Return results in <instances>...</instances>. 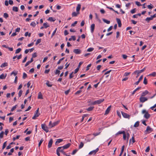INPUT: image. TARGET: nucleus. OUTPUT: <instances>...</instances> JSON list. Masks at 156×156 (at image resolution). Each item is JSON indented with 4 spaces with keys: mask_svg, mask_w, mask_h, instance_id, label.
Instances as JSON below:
<instances>
[{
    "mask_svg": "<svg viewBox=\"0 0 156 156\" xmlns=\"http://www.w3.org/2000/svg\"><path fill=\"white\" fill-rule=\"evenodd\" d=\"M41 42V39H38L37 40V41L36 43V44H35L36 45H37L38 44L40 43Z\"/></svg>",
    "mask_w": 156,
    "mask_h": 156,
    "instance_id": "nucleus-38",
    "label": "nucleus"
},
{
    "mask_svg": "<svg viewBox=\"0 0 156 156\" xmlns=\"http://www.w3.org/2000/svg\"><path fill=\"white\" fill-rule=\"evenodd\" d=\"M17 105H16L15 106H13L11 109V111L13 112L17 108Z\"/></svg>",
    "mask_w": 156,
    "mask_h": 156,
    "instance_id": "nucleus-44",
    "label": "nucleus"
},
{
    "mask_svg": "<svg viewBox=\"0 0 156 156\" xmlns=\"http://www.w3.org/2000/svg\"><path fill=\"white\" fill-rule=\"evenodd\" d=\"M83 63V62H79V65L78 66V67L77 68H80V66Z\"/></svg>",
    "mask_w": 156,
    "mask_h": 156,
    "instance_id": "nucleus-61",
    "label": "nucleus"
},
{
    "mask_svg": "<svg viewBox=\"0 0 156 156\" xmlns=\"http://www.w3.org/2000/svg\"><path fill=\"white\" fill-rule=\"evenodd\" d=\"M81 5L80 4H78L76 8V11L79 12V11L81 8Z\"/></svg>",
    "mask_w": 156,
    "mask_h": 156,
    "instance_id": "nucleus-18",
    "label": "nucleus"
},
{
    "mask_svg": "<svg viewBox=\"0 0 156 156\" xmlns=\"http://www.w3.org/2000/svg\"><path fill=\"white\" fill-rule=\"evenodd\" d=\"M20 135H17L16 136V137H14L13 138V141H15V140L16 139H18L19 137H20Z\"/></svg>",
    "mask_w": 156,
    "mask_h": 156,
    "instance_id": "nucleus-46",
    "label": "nucleus"
},
{
    "mask_svg": "<svg viewBox=\"0 0 156 156\" xmlns=\"http://www.w3.org/2000/svg\"><path fill=\"white\" fill-rule=\"evenodd\" d=\"M60 71L59 70H58V69H56V71L55 72V74H58L59 75L60 73Z\"/></svg>",
    "mask_w": 156,
    "mask_h": 156,
    "instance_id": "nucleus-58",
    "label": "nucleus"
},
{
    "mask_svg": "<svg viewBox=\"0 0 156 156\" xmlns=\"http://www.w3.org/2000/svg\"><path fill=\"white\" fill-rule=\"evenodd\" d=\"M3 17L6 19L9 17L8 14L6 13H4L3 15Z\"/></svg>",
    "mask_w": 156,
    "mask_h": 156,
    "instance_id": "nucleus-41",
    "label": "nucleus"
},
{
    "mask_svg": "<svg viewBox=\"0 0 156 156\" xmlns=\"http://www.w3.org/2000/svg\"><path fill=\"white\" fill-rule=\"evenodd\" d=\"M31 33H30L29 34L28 32H27L25 33V36L27 37V36H28L29 37H30L31 36Z\"/></svg>",
    "mask_w": 156,
    "mask_h": 156,
    "instance_id": "nucleus-45",
    "label": "nucleus"
},
{
    "mask_svg": "<svg viewBox=\"0 0 156 156\" xmlns=\"http://www.w3.org/2000/svg\"><path fill=\"white\" fill-rule=\"evenodd\" d=\"M80 14V12H73L72 14V15L73 17H76L78 15Z\"/></svg>",
    "mask_w": 156,
    "mask_h": 156,
    "instance_id": "nucleus-15",
    "label": "nucleus"
},
{
    "mask_svg": "<svg viewBox=\"0 0 156 156\" xmlns=\"http://www.w3.org/2000/svg\"><path fill=\"white\" fill-rule=\"evenodd\" d=\"M12 10L14 12H17L18 11V8L17 7L13 6L12 8Z\"/></svg>",
    "mask_w": 156,
    "mask_h": 156,
    "instance_id": "nucleus-27",
    "label": "nucleus"
},
{
    "mask_svg": "<svg viewBox=\"0 0 156 156\" xmlns=\"http://www.w3.org/2000/svg\"><path fill=\"white\" fill-rule=\"evenodd\" d=\"M9 4L11 5H12L13 4V1L12 0H9Z\"/></svg>",
    "mask_w": 156,
    "mask_h": 156,
    "instance_id": "nucleus-64",
    "label": "nucleus"
},
{
    "mask_svg": "<svg viewBox=\"0 0 156 156\" xmlns=\"http://www.w3.org/2000/svg\"><path fill=\"white\" fill-rule=\"evenodd\" d=\"M34 60L32 58H31L30 61H29L26 63L25 65V66H27L30 63L33 62Z\"/></svg>",
    "mask_w": 156,
    "mask_h": 156,
    "instance_id": "nucleus-20",
    "label": "nucleus"
},
{
    "mask_svg": "<svg viewBox=\"0 0 156 156\" xmlns=\"http://www.w3.org/2000/svg\"><path fill=\"white\" fill-rule=\"evenodd\" d=\"M142 114H144V117L146 119H148L150 117V114L148 113V112L146 110H143L142 111Z\"/></svg>",
    "mask_w": 156,
    "mask_h": 156,
    "instance_id": "nucleus-2",
    "label": "nucleus"
},
{
    "mask_svg": "<svg viewBox=\"0 0 156 156\" xmlns=\"http://www.w3.org/2000/svg\"><path fill=\"white\" fill-rule=\"evenodd\" d=\"M124 147H125V146L124 145H123V146H122V147L121 151L120 152V153L119 156H121V155L123 153V152L124 151Z\"/></svg>",
    "mask_w": 156,
    "mask_h": 156,
    "instance_id": "nucleus-22",
    "label": "nucleus"
},
{
    "mask_svg": "<svg viewBox=\"0 0 156 156\" xmlns=\"http://www.w3.org/2000/svg\"><path fill=\"white\" fill-rule=\"evenodd\" d=\"M60 147H58L57 150H56V153L58 155V156H60V154L59 153V151H58L59 150V149L60 148Z\"/></svg>",
    "mask_w": 156,
    "mask_h": 156,
    "instance_id": "nucleus-40",
    "label": "nucleus"
},
{
    "mask_svg": "<svg viewBox=\"0 0 156 156\" xmlns=\"http://www.w3.org/2000/svg\"><path fill=\"white\" fill-rule=\"evenodd\" d=\"M144 71V69H142L141 70H137L134 72V73L136 74L137 75L136 77H137L139 76L140 73H141Z\"/></svg>",
    "mask_w": 156,
    "mask_h": 156,
    "instance_id": "nucleus-6",
    "label": "nucleus"
},
{
    "mask_svg": "<svg viewBox=\"0 0 156 156\" xmlns=\"http://www.w3.org/2000/svg\"><path fill=\"white\" fill-rule=\"evenodd\" d=\"M84 145V144L82 142H81L80 145L79 146V148L81 149L82 148Z\"/></svg>",
    "mask_w": 156,
    "mask_h": 156,
    "instance_id": "nucleus-35",
    "label": "nucleus"
},
{
    "mask_svg": "<svg viewBox=\"0 0 156 156\" xmlns=\"http://www.w3.org/2000/svg\"><path fill=\"white\" fill-rule=\"evenodd\" d=\"M59 122V121H57L56 122H54L53 123H52L51 121H50L49 124V126L50 128L53 127L56 125H57Z\"/></svg>",
    "mask_w": 156,
    "mask_h": 156,
    "instance_id": "nucleus-3",
    "label": "nucleus"
},
{
    "mask_svg": "<svg viewBox=\"0 0 156 156\" xmlns=\"http://www.w3.org/2000/svg\"><path fill=\"white\" fill-rule=\"evenodd\" d=\"M147 99H148L147 98L143 97V96H142L140 98V102L142 103H143L147 101Z\"/></svg>",
    "mask_w": 156,
    "mask_h": 156,
    "instance_id": "nucleus-8",
    "label": "nucleus"
},
{
    "mask_svg": "<svg viewBox=\"0 0 156 156\" xmlns=\"http://www.w3.org/2000/svg\"><path fill=\"white\" fill-rule=\"evenodd\" d=\"M17 74V72L16 71H13L11 73V75H13L14 76H15Z\"/></svg>",
    "mask_w": 156,
    "mask_h": 156,
    "instance_id": "nucleus-36",
    "label": "nucleus"
},
{
    "mask_svg": "<svg viewBox=\"0 0 156 156\" xmlns=\"http://www.w3.org/2000/svg\"><path fill=\"white\" fill-rule=\"evenodd\" d=\"M53 143L52 139H51L48 143V148H50L51 147Z\"/></svg>",
    "mask_w": 156,
    "mask_h": 156,
    "instance_id": "nucleus-13",
    "label": "nucleus"
},
{
    "mask_svg": "<svg viewBox=\"0 0 156 156\" xmlns=\"http://www.w3.org/2000/svg\"><path fill=\"white\" fill-rule=\"evenodd\" d=\"M63 140L62 139H58L56 141L55 143V144L56 145H57L58 143H59L62 141H63Z\"/></svg>",
    "mask_w": 156,
    "mask_h": 156,
    "instance_id": "nucleus-25",
    "label": "nucleus"
},
{
    "mask_svg": "<svg viewBox=\"0 0 156 156\" xmlns=\"http://www.w3.org/2000/svg\"><path fill=\"white\" fill-rule=\"evenodd\" d=\"M4 134V132L3 131H2L0 133V138H3V135Z\"/></svg>",
    "mask_w": 156,
    "mask_h": 156,
    "instance_id": "nucleus-48",
    "label": "nucleus"
},
{
    "mask_svg": "<svg viewBox=\"0 0 156 156\" xmlns=\"http://www.w3.org/2000/svg\"><path fill=\"white\" fill-rule=\"evenodd\" d=\"M60 147L61 148L59 149V150H58V151L60 152L61 153H62L64 155H66V154L65 152H64V151H63V150L64 149H63V148L62 147Z\"/></svg>",
    "mask_w": 156,
    "mask_h": 156,
    "instance_id": "nucleus-12",
    "label": "nucleus"
},
{
    "mask_svg": "<svg viewBox=\"0 0 156 156\" xmlns=\"http://www.w3.org/2000/svg\"><path fill=\"white\" fill-rule=\"evenodd\" d=\"M153 19V18L152 16L150 17H147L145 19L146 21H147L148 22H149L150 20H152Z\"/></svg>",
    "mask_w": 156,
    "mask_h": 156,
    "instance_id": "nucleus-24",
    "label": "nucleus"
},
{
    "mask_svg": "<svg viewBox=\"0 0 156 156\" xmlns=\"http://www.w3.org/2000/svg\"><path fill=\"white\" fill-rule=\"evenodd\" d=\"M69 34V32L66 30H65L64 32V34L65 36Z\"/></svg>",
    "mask_w": 156,
    "mask_h": 156,
    "instance_id": "nucleus-57",
    "label": "nucleus"
},
{
    "mask_svg": "<svg viewBox=\"0 0 156 156\" xmlns=\"http://www.w3.org/2000/svg\"><path fill=\"white\" fill-rule=\"evenodd\" d=\"M46 84L49 87H51L52 86L51 84H50L49 83V81H47L46 83Z\"/></svg>",
    "mask_w": 156,
    "mask_h": 156,
    "instance_id": "nucleus-49",
    "label": "nucleus"
},
{
    "mask_svg": "<svg viewBox=\"0 0 156 156\" xmlns=\"http://www.w3.org/2000/svg\"><path fill=\"white\" fill-rule=\"evenodd\" d=\"M27 77V74L25 73H23V79H25Z\"/></svg>",
    "mask_w": 156,
    "mask_h": 156,
    "instance_id": "nucleus-54",
    "label": "nucleus"
},
{
    "mask_svg": "<svg viewBox=\"0 0 156 156\" xmlns=\"http://www.w3.org/2000/svg\"><path fill=\"white\" fill-rule=\"evenodd\" d=\"M143 83L145 85L147 84V80L146 77H144V79Z\"/></svg>",
    "mask_w": 156,
    "mask_h": 156,
    "instance_id": "nucleus-39",
    "label": "nucleus"
},
{
    "mask_svg": "<svg viewBox=\"0 0 156 156\" xmlns=\"http://www.w3.org/2000/svg\"><path fill=\"white\" fill-rule=\"evenodd\" d=\"M94 50V48H88L87 51L88 52L92 51Z\"/></svg>",
    "mask_w": 156,
    "mask_h": 156,
    "instance_id": "nucleus-43",
    "label": "nucleus"
},
{
    "mask_svg": "<svg viewBox=\"0 0 156 156\" xmlns=\"http://www.w3.org/2000/svg\"><path fill=\"white\" fill-rule=\"evenodd\" d=\"M103 20L105 23H106L107 24H109L110 23V21L108 20L104 19H103Z\"/></svg>",
    "mask_w": 156,
    "mask_h": 156,
    "instance_id": "nucleus-32",
    "label": "nucleus"
},
{
    "mask_svg": "<svg viewBox=\"0 0 156 156\" xmlns=\"http://www.w3.org/2000/svg\"><path fill=\"white\" fill-rule=\"evenodd\" d=\"M8 66V63L7 62H5L4 63H2L0 66V67L1 68L5 67Z\"/></svg>",
    "mask_w": 156,
    "mask_h": 156,
    "instance_id": "nucleus-26",
    "label": "nucleus"
},
{
    "mask_svg": "<svg viewBox=\"0 0 156 156\" xmlns=\"http://www.w3.org/2000/svg\"><path fill=\"white\" fill-rule=\"evenodd\" d=\"M6 76V74H5V75H4L3 74H2L0 76V79H4L5 78Z\"/></svg>",
    "mask_w": 156,
    "mask_h": 156,
    "instance_id": "nucleus-21",
    "label": "nucleus"
},
{
    "mask_svg": "<svg viewBox=\"0 0 156 156\" xmlns=\"http://www.w3.org/2000/svg\"><path fill=\"white\" fill-rule=\"evenodd\" d=\"M139 124V121H137L134 124V127H138Z\"/></svg>",
    "mask_w": 156,
    "mask_h": 156,
    "instance_id": "nucleus-31",
    "label": "nucleus"
},
{
    "mask_svg": "<svg viewBox=\"0 0 156 156\" xmlns=\"http://www.w3.org/2000/svg\"><path fill=\"white\" fill-rule=\"evenodd\" d=\"M21 49L20 48H19L17 49L15 53L17 54V53H19L20 52V51H21Z\"/></svg>",
    "mask_w": 156,
    "mask_h": 156,
    "instance_id": "nucleus-37",
    "label": "nucleus"
},
{
    "mask_svg": "<svg viewBox=\"0 0 156 156\" xmlns=\"http://www.w3.org/2000/svg\"><path fill=\"white\" fill-rule=\"evenodd\" d=\"M116 20L118 24L119 27H121L122 25V24L119 18H117Z\"/></svg>",
    "mask_w": 156,
    "mask_h": 156,
    "instance_id": "nucleus-19",
    "label": "nucleus"
},
{
    "mask_svg": "<svg viewBox=\"0 0 156 156\" xmlns=\"http://www.w3.org/2000/svg\"><path fill=\"white\" fill-rule=\"evenodd\" d=\"M148 93V91L146 90L142 93L141 96H144L147 94Z\"/></svg>",
    "mask_w": 156,
    "mask_h": 156,
    "instance_id": "nucleus-28",
    "label": "nucleus"
},
{
    "mask_svg": "<svg viewBox=\"0 0 156 156\" xmlns=\"http://www.w3.org/2000/svg\"><path fill=\"white\" fill-rule=\"evenodd\" d=\"M130 73V72H126L124 74V76H127L129 75Z\"/></svg>",
    "mask_w": 156,
    "mask_h": 156,
    "instance_id": "nucleus-60",
    "label": "nucleus"
},
{
    "mask_svg": "<svg viewBox=\"0 0 156 156\" xmlns=\"http://www.w3.org/2000/svg\"><path fill=\"white\" fill-rule=\"evenodd\" d=\"M43 26H44V27L46 28L47 27H49L50 26L49 24H48L47 23H45L43 24Z\"/></svg>",
    "mask_w": 156,
    "mask_h": 156,
    "instance_id": "nucleus-29",
    "label": "nucleus"
},
{
    "mask_svg": "<svg viewBox=\"0 0 156 156\" xmlns=\"http://www.w3.org/2000/svg\"><path fill=\"white\" fill-rule=\"evenodd\" d=\"M136 9L135 8H134L132 10H131L130 11V12L132 14H133L136 12Z\"/></svg>",
    "mask_w": 156,
    "mask_h": 156,
    "instance_id": "nucleus-42",
    "label": "nucleus"
},
{
    "mask_svg": "<svg viewBox=\"0 0 156 156\" xmlns=\"http://www.w3.org/2000/svg\"><path fill=\"white\" fill-rule=\"evenodd\" d=\"M23 91L22 90H20L18 93V95L19 97H20L22 94Z\"/></svg>",
    "mask_w": 156,
    "mask_h": 156,
    "instance_id": "nucleus-47",
    "label": "nucleus"
},
{
    "mask_svg": "<svg viewBox=\"0 0 156 156\" xmlns=\"http://www.w3.org/2000/svg\"><path fill=\"white\" fill-rule=\"evenodd\" d=\"M77 151H78V150H77V149L75 150H74L73 151L72 153V154L73 155L74 154H76V152H77Z\"/></svg>",
    "mask_w": 156,
    "mask_h": 156,
    "instance_id": "nucleus-55",
    "label": "nucleus"
},
{
    "mask_svg": "<svg viewBox=\"0 0 156 156\" xmlns=\"http://www.w3.org/2000/svg\"><path fill=\"white\" fill-rule=\"evenodd\" d=\"M156 73L155 72H153V73H152L151 74H150V76H156Z\"/></svg>",
    "mask_w": 156,
    "mask_h": 156,
    "instance_id": "nucleus-56",
    "label": "nucleus"
},
{
    "mask_svg": "<svg viewBox=\"0 0 156 156\" xmlns=\"http://www.w3.org/2000/svg\"><path fill=\"white\" fill-rule=\"evenodd\" d=\"M40 115V113H35V114H34V115L32 117V119H36V118L38 117Z\"/></svg>",
    "mask_w": 156,
    "mask_h": 156,
    "instance_id": "nucleus-16",
    "label": "nucleus"
},
{
    "mask_svg": "<svg viewBox=\"0 0 156 156\" xmlns=\"http://www.w3.org/2000/svg\"><path fill=\"white\" fill-rule=\"evenodd\" d=\"M94 108V107H90L87 109L86 110L88 111H92L93 109Z\"/></svg>",
    "mask_w": 156,
    "mask_h": 156,
    "instance_id": "nucleus-30",
    "label": "nucleus"
},
{
    "mask_svg": "<svg viewBox=\"0 0 156 156\" xmlns=\"http://www.w3.org/2000/svg\"><path fill=\"white\" fill-rule=\"evenodd\" d=\"M111 105H110L106 109V110L105 111V115H107L108 114L110 110H111Z\"/></svg>",
    "mask_w": 156,
    "mask_h": 156,
    "instance_id": "nucleus-11",
    "label": "nucleus"
},
{
    "mask_svg": "<svg viewBox=\"0 0 156 156\" xmlns=\"http://www.w3.org/2000/svg\"><path fill=\"white\" fill-rule=\"evenodd\" d=\"M98 150L99 148H97L96 150H93L90 152L89 153V154L91 155L93 154H95L96 152H97L98 151Z\"/></svg>",
    "mask_w": 156,
    "mask_h": 156,
    "instance_id": "nucleus-9",
    "label": "nucleus"
},
{
    "mask_svg": "<svg viewBox=\"0 0 156 156\" xmlns=\"http://www.w3.org/2000/svg\"><path fill=\"white\" fill-rule=\"evenodd\" d=\"M132 140V141L133 143H134L135 142V141L134 140V136H133L132 137V139H130L129 142H130Z\"/></svg>",
    "mask_w": 156,
    "mask_h": 156,
    "instance_id": "nucleus-53",
    "label": "nucleus"
},
{
    "mask_svg": "<svg viewBox=\"0 0 156 156\" xmlns=\"http://www.w3.org/2000/svg\"><path fill=\"white\" fill-rule=\"evenodd\" d=\"M48 20L50 21L54 22L55 20V19H54L52 17H49L48 19Z\"/></svg>",
    "mask_w": 156,
    "mask_h": 156,
    "instance_id": "nucleus-34",
    "label": "nucleus"
},
{
    "mask_svg": "<svg viewBox=\"0 0 156 156\" xmlns=\"http://www.w3.org/2000/svg\"><path fill=\"white\" fill-rule=\"evenodd\" d=\"M94 28L95 24H92L90 26V31L91 33H93L94 29Z\"/></svg>",
    "mask_w": 156,
    "mask_h": 156,
    "instance_id": "nucleus-14",
    "label": "nucleus"
},
{
    "mask_svg": "<svg viewBox=\"0 0 156 156\" xmlns=\"http://www.w3.org/2000/svg\"><path fill=\"white\" fill-rule=\"evenodd\" d=\"M30 25L34 27L36 26V24L34 22H32L30 24Z\"/></svg>",
    "mask_w": 156,
    "mask_h": 156,
    "instance_id": "nucleus-33",
    "label": "nucleus"
},
{
    "mask_svg": "<svg viewBox=\"0 0 156 156\" xmlns=\"http://www.w3.org/2000/svg\"><path fill=\"white\" fill-rule=\"evenodd\" d=\"M37 54L36 53H35L32 54V58H35L37 57Z\"/></svg>",
    "mask_w": 156,
    "mask_h": 156,
    "instance_id": "nucleus-59",
    "label": "nucleus"
},
{
    "mask_svg": "<svg viewBox=\"0 0 156 156\" xmlns=\"http://www.w3.org/2000/svg\"><path fill=\"white\" fill-rule=\"evenodd\" d=\"M104 101V99H100L94 102H91L90 104L93 105L99 104Z\"/></svg>",
    "mask_w": 156,
    "mask_h": 156,
    "instance_id": "nucleus-1",
    "label": "nucleus"
},
{
    "mask_svg": "<svg viewBox=\"0 0 156 156\" xmlns=\"http://www.w3.org/2000/svg\"><path fill=\"white\" fill-rule=\"evenodd\" d=\"M70 145L71 144L70 143H68L66 145L62 147L63 148V149H66L69 148Z\"/></svg>",
    "mask_w": 156,
    "mask_h": 156,
    "instance_id": "nucleus-17",
    "label": "nucleus"
},
{
    "mask_svg": "<svg viewBox=\"0 0 156 156\" xmlns=\"http://www.w3.org/2000/svg\"><path fill=\"white\" fill-rule=\"evenodd\" d=\"M42 129L46 133L49 131L48 127L46 126L45 124H42L41 125Z\"/></svg>",
    "mask_w": 156,
    "mask_h": 156,
    "instance_id": "nucleus-5",
    "label": "nucleus"
},
{
    "mask_svg": "<svg viewBox=\"0 0 156 156\" xmlns=\"http://www.w3.org/2000/svg\"><path fill=\"white\" fill-rule=\"evenodd\" d=\"M57 30V28H56L55 30L54 31L52 34L51 37H52L55 34Z\"/></svg>",
    "mask_w": 156,
    "mask_h": 156,
    "instance_id": "nucleus-50",
    "label": "nucleus"
},
{
    "mask_svg": "<svg viewBox=\"0 0 156 156\" xmlns=\"http://www.w3.org/2000/svg\"><path fill=\"white\" fill-rule=\"evenodd\" d=\"M153 131V129L151 128L150 126H148L146 130L144 132L146 134L150 133Z\"/></svg>",
    "mask_w": 156,
    "mask_h": 156,
    "instance_id": "nucleus-4",
    "label": "nucleus"
},
{
    "mask_svg": "<svg viewBox=\"0 0 156 156\" xmlns=\"http://www.w3.org/2000/svg\"><path fill=\"white\" fill-rule=\"evenodd\" d=\"M123 116L126 118H128L129 119L130 118V115L126 113H125L122 112H121Z\"/></svg>",
    "mask_w": 156,
    "mask_h": 156,
    "instance_id": "nucleus-7",
    "label": "nucleus"
},
{
    "mask_svg": "<svg viewBox=\"0 0 156 156\" xmlns=\"http://www.w3.org/2000/svg\"><path fill=\"white\" fill-rule=\"evenodd\" d=\"M77 21H75L72 24L71 26L72 27H74L75 25L77 24Z\"/></svg>",
    "mask_w": 156,
    "mask_h": 156,
    "instance_id": "nucleus-63",
    "label": "nucleus"
},
{
    "mask_svg": "<svg viewBox=\"0 0 156 156\" xmlns=\"http://www.w3.org/2000/svg\"><path fill=\"white\" fill-rule=\"evenodd\" d=\"M38 98L40 99H42L43 98L41 92H39L38 93Z\"/></svg>",
    "mask_w": 156,
    "mask_h": 156,
    "instance_id": "nucleus-23",
    "label": "nucleus"
},
{
    "mask_svg": "<svg viewBox=\"0 0 156 156\" xmlns=\"http://www.w3.org/2000/svg\"><path fill=\"white\" fill-rule=\"evenodd\" d=\"M44 141V140L43 139H41V140H40V142H39V144H38V147H40L41 144H42V142L43 141Z\"/></svg>",
    "mask_w": 156,
    "mask_h": 156,
    "instance_id": "nucleus-51",
    "label": "nucleus"
},
{
    "mask_svg": "<svg viewBox=\"0 0 156 156\" xmlns=\"http://www.w3.org/2000/svg\"><path fill=\"white\" fill-rule=\"evenodd\" d=\"M6 144V141L5 142L3 145L2 149H4L5 147Z\"/></svg>",
    "mask_w": 156,
    "mask_h": 156,
    "instance_id": "nucleus-52",
    "label": "nucleus"
},
{
    "mask_svg": "<svg viewBox=\"0 0 156 156\" xmlns=\"http://www.w3.org/2000/svg\"><path fill=\"white\" fill-rule=\"evenodd\" d=\"M20 27H18L15 30V31L16 32H19L20 31Z\"/></svg>",
    "mask_w": 156,
    "mask_h": 156,
    "instance_id": "nucleus-62",
    "label": "nucleus"
},
{
    "mask_svg": "<svg viewBox=\"0 0 156 156\" xmlns=\"http://www.w3.org/2000/svg\"><path fill=\"white\" fill-rule=\"evenodd\" d=\"M73 52L76 54H80L81 52V51L80 49H74L73 50Z\"/></svg>",
    "mask_w": 156,
    "mask_h": 156,
    "instance_id": "nucleus-10",
    "label": "nucleus"
}]
</instances>
